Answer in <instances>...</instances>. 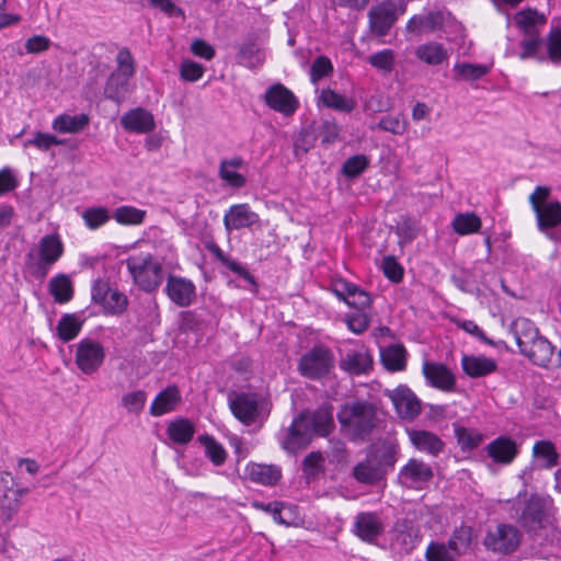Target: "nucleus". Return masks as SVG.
<instances>
[{
  "label": "nucleus",
  "mask_w": 561,
  "mask_h": 561,
  "mask_svg": "<svg viewBox=\"0 0 561 561\" xmlns=\"http://www.w3.org/2000/svg\"><path fill=\"white\" fill-rule=\"evenodd\" d=\"M461 367L466 375L471 378H480L493 374L497 369V363L486 356L463 355Z\"/></svg>",
  "instance_id": "25"
},
{
  "label": "nucleus",
  "mask_w": 561,
  "mask_h": 561,
  "mask_svg": "<svg viewBox=\"0 0 561 561\" xmlns=\"http://www.w3.org/2000/svg\"><path fill=\"white\" fill-rule=\"evenodd\" d=\"M398 449L394 445L382 443L371 447L366 457L352 469L351 476L362 484L376 485L397 462Z\"/></svg>",
  "instance_id": "3"
},
{
  "label": "nucleus",
  "mask_w": 561,
  "mask_h": 561,
  "mask_svg": "<svg viewBox=\"0 0 561 561\" xmlns=\"http://www.w3.org/2000/svg\"><path fill=\"white\" fill-rule=\"evenodd\" d=\"M455 324L458 328L466 331L467 333L476 336L481 342H483L488 345H494V342L492 340H490L488 336H485V334L483 333L481 328L476 322H473L471 320H456Z\"/></svg>",
  "instance_id": "64"
},
{
  "label": "nucleus",
  "mask_w": 561,
  "mask_h": 561,
  "mask_svg": "<svg viewBox=\"0 0 561 561\" xmlns=\"http://www.w3.org/2000/svg\"><path fill=\"white\" fill-rule=\"evenodd\" d=\"M382 271L387 278L398 283L403 277V268L393 256H386L382 261Z\"/></svg>",
  "instance_id": "62"
},
{
  "label": "nucleus",
  "mask_w": 561,
  "mask_h": 561,
  "mask_svg": "<svg viewBox=\"0 0 561 561\" xmlns=\"http://www.w3.org/2000/svg\"><path fill=\"white\" fill-rule=\"evenodd\" d=\"M534 365L542 368L556 369L561 367V350L557 351L545 336L540 335L520 352Z\"/></svg>",
  "instance_id": "12"
},
{
  "label": "nucleus",
  "mask_w": 561,
  "mask_h": 561,
  "mask_svg": "<svg viewBox=\"0 0 561 561\" xmlns=\"http://www.w3.org/2000/svg\"><path fill=\"white\" fill-rule=\"evenodd\" d=\"M49 293L58 304H66L73 297V287L70 277L58 274L49 282Z\"/></svg>",
  "instance_id": "33"
},
{
  "label": "nucleus",
  "mask_w": 561,
  "mask_h": 561,
  "mask_svg": "<svg viewBox=\"0 0 561 561\" xmlns=\"http://www.w3.org/2000/svg\"><path fill=\"white\" fill-rule=\"evenodd\" d=\"M105 358L103 345L94 340L83 339L77 344L76 364L85 375H92L102 366Z\"/></svg>",
  "instance_id": "14"
},
{
  "label": "nucleus",
  "mask_w": 561,
  "mask_h": 561,
  "mask_svg": "<svg viewBox=\"0 0 561 561\" xmlns=\"http://www.w3.org/2000/svg\"><path fill=\"white\" fill-rule=\"evenodd\" d=\"M522 539L523 533L517 526L500 523L486 530L482 543L488 551L507 556L519 548Z\"/></svg>",
  "instance_id": "8"
},
{
  "label": "nucleus",
  "mask_w": 561,
  "mask_h": 561,
  "mask_svg": "<svg viewBox=\"0 0 561 561\" xmlns=\"http://www.w3.org/2000/svg\"><path fill=\"white\" fill-rule=\"evenodd\" d=\"M423 374L432 387L443 391H451L455 387L454 374L443 364L424 363Z\"/></svg>",
  "instance_id": "24"
},
{
  "label": "nucleus",
  "mask_w": 561,
  "mask_h": 561,
  "mask_svg": "<svg viewBox=\"0 0 561 561\" xmlns=\"http://www.w3.org/2000/svg\"><path fill=\"white\" fill-rule=\"evenodd\" d=\"M533 454L536 458L543 461L542 467L546 469H550L558 463L559 455L553 444L549 440L537 442L534 445Z\"/></svg>",
  "instance_id": "45"
},
{
  "label": "nucleus",
  "mask_w": 561,
  "mask_h": 561,
  "mask_svg": "<svg viewBox=\"0 0 561 561\" xmlns=\"http://www.w3.org/2000/svg\"><path fill=\"white\" fill-rule=\"evenodd\" d=\"M167 433L173 443L185 445L192 440L195 426L190 420L179 417L168 424Z\"/></svg>",
  "instance_id": "31"
},
{
  "label": "nucleus",
  "mask_w": 561,
  "mask_h": 561,
  "mask_svg": "<svg viewBox=\"0 0 561 561\" xmlns=\"http://www.w3.org/2000/svg\"><path fill=\"white\" fill-rule=\"evenodd\" d=\"M229 408L232 414L244 425L262 424L268 417V401L255 392H241L229 396Z\"/></svg>",
  "instance_id": "6"
},
{
  "label": "nucleus",
  "mask_w": 561,
  "mask_h": 561,
  "mask_svg": "<svg viewBox=\"0 0 561 561\" xmlns=\"http://www.w3.org/2000/svg\"><path fill=\"white\" fill-rule=\"evenodd\" d=\"M516 25L526 34L535 35L538 34L536 31V23L540 21L545 22V18L539 15L535 9L520 10L514 15Z\"/></svg>",
  "instance_id": "42"
},
{
  "label": "nucleus",
  "mask_w": 561,
  "mask_h": 561,
  "mask_svg": "<svg viewBox=\"0 0 561 561\" xmlns=\"http://www.w3.org/2000/svg\"><path fill=\"white\" fill-rule=\"evenodd\" d=\"M81 328L82 321L75 313H66L57 324V336L64 342H69L80 333Z\"/></svg>",
  "instance_id": "39"
},
{
  "label": "nucleus",
  "mask_w": 561,
  "mask_h": 561,
  "mask_svg": "<svg viewBox=\"0 0 561 561\" xmlns=\"http://www.w3.org/2000/svg\"><path fill=\"white\" fill-rule=\"evenodd\" d=\"M259 221V215L248 204L232 205L224 216V226L228 232L252 227Z\"/></svg>",
  "instance_id": "20"
},
{
  "label": "nucleus",
  "mask_w": 561,
  "mask_h": 561,
  "mask_svg": "<svg viewBox=\"0 0 561 561\" xmlns=\"http://www.w3.org/2000/svg\"><path fill=\"white\" fill-rule=\"evenodd\" d=\"M334 367L333 353L325 346H313L304 354L298 363L299 373L311 380L327 377Z\"/></svg>",
  "instance_id": "9"
},
{
  "label": "nucleus",
  "mask_w": 561,
  "mask_h": 561,
  "mask_svg": "<svg viewBox=\"0 0 561 561\" xmlns=\"http://www.w3.org/2000/svg\"><path fill=\"white\" fill-rule=\"evenodd\" d=\"M127 304L128 300L126 295L117 289H111L102 306L110 313H122L126 309Z\"/></svg>",
  "instance_id": "56"
},
{
  "label": "nucleus",
  "mask_w": 561,
  "mask_h": 561,
  "mask_svg": "<svg viewBox=\"0 0 561 561\" xmlns=\"http://www.w3.org/2000/svg\"><path fill=\"white\" fill-rule=\"evenodd\" d=\"M345 302L350 307H354L358 311H363L370 306L371 299L366 291L355 285L352 287V291L345 299Z\"/></svg>",
  "instance_id": "59"
},
{
  "label": "nucleus",
  "mask_w": 561,
  "mask_h": 561,
  "mask_svg": "<svg viewBox=\"0 0 561 561\" xmlns=\"http://www.w3.org/2000/svg\"><path fill=\"white\" fill-rule=\"evenodd\" d=\"M334 428L333 410L331 405H322L310 414L301 413L287 430L282 447L288 453H295L307 446L312 434L327 436Z\"/></svg>",
  "instance_id": "2"
},
{
  "label": "nucleus",
  "mask_w": 561,
  "mask_h": 561,
  "mask_svg": "<svg viewBox=\"0 0 561 561\" xmlns=\"http://www.w3.org/2000/svg\"><path fill=\"white\" fill-rule=\"evenodd\" d=\"M252 482L263 485H275L280 477V468L275 465L250 463L245 469Z\"/></svg>",
  "instance_id": "28"
},
{
  "label": "nucleus",
  "mask_w": 561,
  "mask_h": 561,
  "mask_svg": "<svg viewBox=\"0 0 561 561\" xmlns=\"http://www.w3.org/2000/svg\"><path fill=\"white\" fill-rule=\"evenodd\" d=\"M541 44L542 41L539 38L538 34L528 35V38L520 42L523 50L519 54V58L525 60L535 57Z\"/></svg>",
  "instance_id": "63"
},
{
  "label": "nucleus",
  "mask_w": 561,
  "mask_h": 561,
  "mask_svg": "<svg viewBox=\"0 0 561 561\" xmlns=\"http://www.w3.org/2000/svg\"><path fill=\"white\" fill-rule=\"evenodd\" d=\"M145 216V210L133 206H121L113 213V218L121 225H140Z\"/></svg>",
  "instance_id": "48"
},
{
  "label": "nucleus",
  "mask_w": 561,
  "mask_h": 561,
  "mask_svg": "<svg viewBox=\"0 0 561 561\" xmlns=\"http://www.w3.org/2000/svg\"><path fill=\"white\" fill-rule=\"evenodd\" d=\"M472 541L473 528L462 525L453 531L446 545L457 557H460L470 550Z\"/></svg>",
  "instance_id": "32"
},
{
  "label": "nucleus",
  "mask_w": 561,
  "mask_h": 561,
  "mask_svg": "<svg viewBox=\"0 0 561 561\" xmlns=\"http://www.w3.org/2000/svg\"><path fill=\"white\" fill-rule=\"evenodd\" d=\"M416 57L427 65H439L447 59V50L442 44L430 42L420 45L415 50Z\"/></svg>",
  "instance_id": "37"
},
{
  "label": "nucleus",
  "mask_w": 561,
  "mask_h": 561,
  "mask_svg": "<svg viewBox=\"0 0 561 561\" xmlns=\"http://www.w3.org/2000/svg\"><path fill=\"white\" fill-rule=\"evenodd\" d=\"M385 394L391 400L397 414L403 419L412 421L416 419L422 404L416 394L405 385H399L392 390H385Z\"/></svg>",
  "instance_id": "13"
},
{
  "label": "nucleus",
  "mask_w": 561,
  "mask_h": 561,
  "mask_svg": "<svg viewBox=\"0 0 561 561\" xmlns=\"http://www.w3.org/2000/svg\"><path fill=\"white\" fill-rule=\"evenodd\" d=\"M147 394L144 390L128 392L122 397V405L130 413L138 414L144 409Z\"/></svg>",
  "instance_id": "55"
},
{
  "label": "nucleus",
  "mask_w": 561,
  "mask_h": 561,
  "mask_svg": "<svg viewBox=\"0 0 561 561\" xmlns=\"http://www.w3.org/2000/svg\"><path fill=\"white\" fill-rule=\"evenodd\" d=\"M265 103L274 111L285 115H293L299 106L294 93L280 83L270 87L264 94Z\"/></svg>",
  "instance_id": "17"
},
{
  "label": "nucleus",
  "mask_w": 561,
  "mask_h": 561,
  "mask_svg": "<svg viewBox=\"0 0 561 561\" xmlns=\"http://www.w3.org/2000/svg\"><path fill=\"white\" fill-rule=\"evenodd\" d=\"M89 125V116L87 114L69 115L60 114L54 118L51 128L61 134H77Z\"/></svg>",
  "instance_id": "30"
},
{
  "label": "nucleus",
  "mask_w": 561,
  "mask_h": 561,
  "mask_svg": "<svg viewBox=\"0 0 561 561\" xmlns=\"http://www.w3.org/2000/svg\"><path fill=\"white\" fill-rule=\"evenodd\" d=\"M457 78L466 81L479 80L485 76L490 68L485 65H474L469 62H460L454 66Z\"/></svg>",
  "instance_id": "47"
},
{
  "label": "nucleus",
  "mask_w": 561,
  "mask_h": 561,
  "mask_svg": "<svg viewBox=\"0 0 561 561\" xmlns=\"http://www.w3.org/2000/svg\"><path fill=\"white\" fill-rule=\"evenodd\" d=\"M165 294L178 307H190L196 300V287L185 277L169 275L165 284Z\"/></svg>",
  "instance_id": "16"
},
{
  "label": "nucleus",
  "mask_w": 561,
  "mask_h": 561,
  "mask_svg": "<svg viewBox=\"0 0 561 561\" xmlns=\"http://www.w3.org/2000/svg\"><path fill=\"white\" fill-rule=\"evenodd\" d=\"M444 21L443 13L439 11H428L412 16L407 23V31L415 35L432 33L440 27Z\"/></svg>",
  "instance_id": "26"
},
{
  "label": "nucleus",
  "mask_w": 561,
  "mask_h": 561,
  "mask_svg": "<svg viewBox=\"0 0 561 561\" xmlns=\"http://www.w3.org/2000/svg\"><path fill=\"white\" fill-rule=\"evenodd\" d=\"M455 436L461 450H472L477 448L484 437L479 431L460 425H455Z\"/></svg>",
  "instance_id": "43"
},
{
  "label": "nucleus",
  "mask_w": 561,
  "mask_h": 561,
  "mask_svg": "<svg viewBox=\"0 0 561 561\" xmlns=\"http://www.w3.org/2000/svg\"><path fill=\"white\" fill-rule=\"evenodd\" d=\"M213 253L226 267L236 273L238 276L242 277L252 287H256L254 276L243 265L226 255L217 245L214 247Z\"/></svg>",
  "instance_id": "44"
},
{
  "label": "nucleus",
  "mask_w": 561,
  "mask_h": 561,
  "mask_svg": "<svg viewBox=\"0 0 561 561\" xmlns=\"http://www.w3.org/2000/svg\"><path fill=\"white\" fill-rule=\"evenodd\" d=\"M374 360L365 347L348 350L340 358V368L350 375H366L373 369Z\"/></svg>",
  "instance_id": "19"
},
{
  "label": "nucleus",
  "mask_w": 561,
  "mask_h": 561,
  "mask_svg": "<svg viewBox=\"0 0 561 561\" xmlns=\"http://www.w3.org/2000/svg\"><path fill=\"white\" fill-rule=\"evenodd\" d=\"M557 508L550 495L533 493L525 500H517L511 516L528 536H538L556 523Z\"/></svg>",
  "instance_id": "1"
},
{
  "label": "nucleus",
  "mask_w": 561,
  "mask_h": 561,
  "mask_svg": "<svg viewBox=\"0 0 561 561\" xmlns=\"http://www.w3.org/2000/svg\"><path fill=\"white\" fill-rule=\"evenodd\" d=\"M323 457L320 453H310L302 461V470L307 478H314L322 471Z\"/></svg>",
  "instance_id": "61"
},
{
  "label": "nucleus",
  "mask_w": 561,
  "mask_h": 561,
  "mask_svg": "<svg viewBox=\"0 0 561 561\" xmlns=\"http://www.w3.org/2000/svg\"><path fill=\"white\" fill-rule=\"evenodd\" d=\"M342 431L353 440H365L378 423L374 403L357 400L345 403L337 413Z\"/></svg>",
  "instance_id": "4"
},
{
  "label": "nucleus",
  "mask_w": 561,
  "mask_h": 561,
  "mask_svg": "<svg viewBox=\"0 0 561 561\" xmlns=\"http://www.w3.org/2000/svg\"><path fill=\"white\" fill-rule=\"evenodd\" d=\"M368 163L366 156H353L344 162L342 171L347 178H356L368 167Z\"/></svg>",
  "instance_id": "57"
},
{
  "label": "nucleus",
  "mask_w": 561,
  "mask_h": 561,
  "mask_svg": "<svg viewBox=\"0 0 561 561\" xmlns=\"http://www.w3.org/2000/svg\"><path fill=\"white\" fill-rule=\"evenodd\" d=\"M411 444L415 449L431 456H438L444 447V442L433 432L425 430H408Z\"/></svg>",
  "instance_id": "23"
},
{
  "label": "nucleus",
  "mask_w": 561,
  "mask_h": 561,
  "mask_svg": "<svg viewBox=\"0 0 561 561\" xmlns=\"http://www.w3.org/2000/svg\"><path fill=\"white\" fill-rule=\"evenodd\" d=\"M236 59L239 65L252 69L263 64L264 54L254 42H247L239 46Z\"/></svg>",
  "instance_id": "35"
},
{
  "label": "nucleus",
  "mask_w": 561,
  "mask_h": 561,
  "mask_svg": "<svg viewBox=\"0 0 561 561\" xmlns=\"http://www.w3.org/2000/svg\"><path fill=\"white\" fill-rule=\"evenodd\" d=\"M204 75V67L192 60H184L180 66V76L184 81L195 82Z\"/></svg>",
  "instance_id": "60"
},
{
  "label": "nucleus",
  "mask_w": 561,
  "mask_h": 561,
  "mask_svg": "<svg viewBox=\"0 0 561 561\" xmlns=\"http://www.w3.org/2000/svg\"><path fill=\"white\" fill-rule=\"evenodd\" d=\"M433 478V470L424 461L411 458L400 470L398 481L409 489H421Z\"/></svg>",
  "instance_id": "15"
},
{
  "label": "nucleus",
  "mask_w": 561,
  "mask_h": 561,
  "mask_svg": "<svg viewBox=\"0 0 561 561\" xmlns=\"http://www.w3.org/2000/svg\"><path fill=\"white\" fill-rule=\"evenodd\" d=\"M320 101L327 107L334 108L336 111L350 113L355 106L356 102L352 99H347L342 94L336 93L331 89H323L320 93Z\"/></svg>",
  "instance_id": "38"
},
{
  "label": "nucleus",
  "mask_w": 561,
  "mask_h": 561,
  "mask_svg": "<svg viewBox=\"0 0 561 561\" xmlns=\"http://www.w3.org/2000/svg\"><path fill=\"white\" fill-rule=\"evenodd\" d=\"M121 125L125 130L136 134H147L156 127L153 115L142 107L126 112L121 117Z\"/></svg>",
  "instance_id": "21"
},
{
  "label": "nucleus",
  "mask_w": 561,
  "mask_h": 561,
  "mask_svg": "<svg viewBox=\"0 0 561 561\" xmlns=\"http://www.w3.org/2000/svg\"><path fill=\"white\" fill-rule=\"evenodd\" d=\"M381 362L390 371H401L407 365V352L402 345H389L381 351Z\"/></svg>",
  "instance_id": "34"
},
{
  "label": "nucleus",
  "mask_w": 561,
  "mask_h": 561,
  "mask_svg": "<svg viewBox=\"0 0 561 561\" xmlns=\"http://www.w3.org/2000/svg\"><path fill=\"white\" fill-rule=\"evenodd\" d=\"M426 561H456L458 558L446 543L432 541L425 552Z\"/></svg>",
  "instance_id": "52"
},
{
  "label": "nucleus",
  "mask_w": 561,
  "mask_h": 561,
  "mask_svg": "<svg viewBox=\"0 0 561 561\" xmlns=\"http://www.w3.org/2000/svg\"><path fill=\"white\" fill-rule=\"evenodd\" d=\"M64 144V139H59L54 135H50L48 133L36 131L33 138L27 139L23 142V147L27 148L30 146H33L41 151H47L54 146H60Z\"/></svg>",
  "instance_id": "49"
},
{
  "label": "nucleus",
  "mask_w": 561,
  "mask_h": 561,
  "mask_svg": "<svg viewBox=\"0 0 561 561\" xmlns=\"http://www.w3.org/2000/svg\"><path fill=\"white\" fill-rule=\"evenodd\" d=\"M385 530L379 514L375 512H360L355 516L353 533L363 541L374 542Z\"/></svg>",
  "instance_id": "18"
},
{
  "label": "nucleus",
  "mask_w": 561,
  "mask_h": 561,
  "mask_svg": "<svg viewBox=\"0 0 561 561\" xmlns=\"http://www.w3.org/2000/svg\"><path fill=\"white\" fill-rule=\"evenodd\" d=\"M394 53L391 49H383L368 57V62L383 73H390L394 68Z\"/></svg>",
  "instance_id": "51"
},
{
  "label": "nucleus",
  "mask_w": 561,
  "mask_h": 561,
  "mask_svg": "<svg viewBox=\"0 0 561 561\" xmlns=\"http://www.w3.org/2000/svg\"><path fill=\"white\" fill-rule=\"evenodd\" d=\"M333 70L329 58L319 56L314 59L310 69V79L312 83H317L321 78L329 76Z\"/></svg>",
  "instance_id": "58"
},
{
  "label": "nucleus",
  "mask_w": 561,
  "mask_h": 561,
  "mask_svg": "<svg viewBox=\"0 0 561 561\" xmlns=\"http://www.w3.org/2000/svg\"><path fill=\"white\" fill-rule=\"evenodd\" d=\"M181 401L180 392L175 386H170L159 392L150 405L152 416H161L175 410Z\"/></svg>",
  "instance_id": "27"
},
{
  "label": "nucleus",
  "mask_w": 561,
  "mask_h": 561,
  "mask_svg": "<svg viewBox=\"0 0 561 561\" xmlns=\"http://www.w3.org/2000/svg\"><path fill=\"white\" fill-rule=\"evenodd\" d=\"M128 81L129 79L122 75L112 72L104 87L105 98L117 103L124 101L129 92Z\"/></svg>",
  "instance_id": "36"
},
{
  "label": "nucleus",
  "mask_w": 561,
  "mask_h": 561,
  "mask_svg": "<svg viewBox=\"0 0 561 561\" xmlns=\"http://www.w3.org/2000/svg\"><path fill=\"white\" fill-rule=\"evenodd\" d=\"M198 442L205 447V455L214 466H222L227 459V451L224 446L213 436L201 435Z\"/></svg>",
  "instance_id": "40"
},
{
  "label": "nucleus",
  "mask_w": 561,
  "mask_h": 561,
  "mask_svg": "<svg viewBox=\"0 0 561 561\" xmlns=\"http://www.w3.org/2000/svg\"><path fill=\"white\" fill-rule=\"evenodd\" d=\"M403 12L404 7L397 0H383L371 7L368 12L371 32L378 36H385L396 23L398 15Z\"/></svg>",
  "instance_id": "11"
},
{
  "label": "nucleus",
  "mask_w": 561,
  "mask_h": 561,
  "mask_svg": "<svg viewBox=\"0 0 561 561\" xmlns=\"http://www.w3.org/2000/svg\"><path fill=\"white\" fill-rule=\"evenodd\" d=\"M488 456L496 463L508 465L518 454L516 442L506 436H500L485 447Z\"/></svg>",
  "instance_id": "22"
},
{
  "label": "nucleus",
  "mask_w": 561,
  "mask_h": 561,
  "mask_svg": "<svg viewBox=\"0 0 561 561\" xmlns=\"http://www.w3.org/2000/svg\"><path fill=\"white\" fill-rule=\"evenodd\" d=\"M116 75L130 79L135 73V61L128 48H122L116 56Z\"/></svg>",
  "instance_id": "54"
},
{
  "label": "nucleus",
  "mask_w": 561,
  "mask_h": 561,
  "mask_svg": "<svg viewBox=\"0 0 561 561\" xmlns=\"http://www.w3.org/2000/svg\"><path fill=\"white\" fill-rule=\"evenodd\" d=\"M82 218L89 229H98L106 224L111 216L105 207H92L82 213Z\"/></svg>",
  "instance_id": "50"
},
{
  "label": "nucleus",
  "mask_w": 561,
  "mask_h": 561,
  "mask_svg": "<svg viewBox=\"0 0 561 561\" xmlns=\"http://www.w3.org/2000/svg\"><path fill=\"white\" fill-rule=\"evenodd\" d=\"M126 266L135 285L144 291L153 293L162 284V265L150 253L129 256Z\"/></svg>",
  "instance_id": "7"
},
{
  "label": "nucleus",
  "mask_w": 561,
  "mask_h": 561,
  "mask_svg": "<svg viewBox=\"0 0 561 561\" xmlns=\"http://www.w3.org/2000/svg\"><path fill=\"white\" fill-rule=\"evenodd\" d=\"M451 227L461 236L474 233L481 228V219L473 213L458 214L453 219Z\"/></svg>",
  "instance_id": "41"
},
{
  "label": "nucleus",
  "mask_w": 561,
  "mask_h": 561,
  "mask_svg": "<svg viewBox=\"0 0 561 561\" xmlns=\"http://www.w3.org/2000/svg\"><path fill=\"white\" fill-rule=\"evenodd\" d=\"M408 122L403 114L397 115H385L382 116L376 126H371V129L379 128L381 130L391 133L393 135H403L407 130Z\"/></svg>",
  "instance_id": "46"
},
{
  "label": "nucleus",
  "mask_w": 561,
  "mask_h": 561,
  "mask_svg": "<svg viewBox=\"0 0 561 561\" xmlns=\"http://www.w3.org/2000/svg\"><path fill=\"white\" fill-rule=\"evenodd\" d=\"M550 190L546 186H537L529 196V202L536 214L538 228L547 231L561 222V203L547 202Z\"/></svg>",
  "instance_id": "10"
},
{
  "label": "nucleus",
  "mask_w": 561,
  "mask_h": 561,
  "mask_svg": "<svg viewBox=\"0 0 561 561\" xmlns=\"http://www.w3.org/2000/svg\"><path fill=\"white\" fill-rule=\"evenodd\" d=\"M548 58L553 64L561 62V27H553L546 37Z\"/></svg>",
  "instance_id": "53"
},
{
  "label": "nucleus",
  "mask_w": 561,
  "mask_h": 561,
  "mask_svg": "<svg viewBox=\"0 0 561 561\" xmlns=\"http://www.w3.org/2000/svg\"><path fill=\"white\" fill-rule=\"evenodd\" d=\"M511 331L514 334L519 352L525 350L537 337L540 336L539 330L533 321L526 318H518L511 324Z\"/></svg>",
  "instance_id": "29"
},
{
  "label": "nucleus",
  "mask_w": 561,
  "mask_h": 561,
  "mask_svg": "<svg viewBox=\"0 0 561 561\" xmlns=\"http://www.w3.org/2000/svg\"><path fill=\"white\" fill-rule=\"evenodd\" d=\"M64 245L57 234L44 236L37 245L25 256V270L35 279L43 280L50 267L61 257Z\"/></svg>",
  "instance_id": "5"
}]
</instances>
